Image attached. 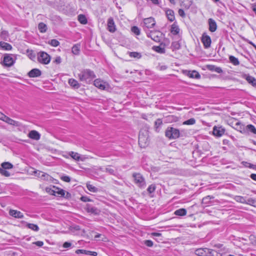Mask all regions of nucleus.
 <instances>
[{"label":"nucleus","mask_w":256,"mask_h":256,"mask_svg":"<svg viewBox=\"0 0 256 256\" xmlns=\"http://www.w3.org/2000/svg\"><path fill=\"white\" fill-rule=\"evenodd\" d=\"M79 80L86 84L90 83L96 77L94 72L89 69L82 70L78 74Z\"/></svg>","instance_id":"f257e3e1"},{"label":"nucleus","mask_w":256,"mask_h":256,"mask_svg":"<svg viewBox=\"0 0 256 256\" xmlns=\"http://www.w3.org/2000/svg\"><path fill=\"white\" fill-rule=\"evenodd\" d=\"M132 176L134 182L140 188H144L146 186V182L144 178L140 173H134Z\"/></svg>","instance_id":"f03ea898"},{"label":"nucleus","mask_w":256,"mask_h":256,"mask_svg":"<svg viewBox=\"0 0 256 256\" xmlns=\"http://www.w3.org/2000/svg\"><path fill=\"white\" fill-rule=\"evenodd\" d=\"M180 131L178 130L168 127L165 132L166 136L170 139H176L180 136Z\"/></svg>","instance_id":"7ed1b4c3"},{"label":"nucleus","mask_w":256,"mask_h":256,"mask_svg":"<svg viewBox=\"0 0 256 256\" xmlns=\"http://www.w3.org/2000/svg\"><path fill=\"white\" fill-rule=\"evenodd\" d=\"M38 60L39 62L47 64L50 60V56L44 52H40L38 54Z\"/></svg>","instance_id":"20e7f679"},{"label":"nucleus","mask_w":256,"mask_h":256,"mask_svg":"<svg viewBox=\"0 0 256 256\" xmlns=\"http://www.w3.org/2000/svg\"><path fill=\"white\" fill-rule=\"evenodd\" d=\"M147 36L156 42H160L162 38V34L160 31H150L147 33Z\"/></svg>","instance_id":"39448f33"},{"label":"nucleus","mask_w":256,"mask_h":256,"mask_svg":"<svg viewBox=\"0 0 256 256\" xmlns=\"http://www.w3.org/2000/svg\"><path fill=\"white\" fill-rule=\"evenodd\" d=\"M148 143V138L147 132L146 134L142 132H140L138 136V144L141 147H144Z\"/></svg>","instance_id":"423d86ee"},{"label":"nucleus","mask_w":256,"mask_h":256,"mask_svg":"<svg viewBox=\"0 0 256 256\" xmlns=\"http://www.w3.org/2000/svg\"><path fill=\"white\" fill-rule=\"evenodd\" d=\"M14 60L11 54H6L4 58V66L10 67L14 64Z\"/></svg>","instance_id":"0eeeda50"},{"label":"nucleus","mask_w":256,"mask_h":256,"mask_svg":"<svg viewBox=\"0 0 256 256\" xmlns=\"http://www.w3.org/2000/svg\"><path fill=\"white\" fill-rule=\"evenodd\" d=\"M201 40L205 48H207L210 46L212 42L211 38L206 33L202 34Z\"/></svg>","instance_id":"6e6552de"},{"label":"nucleus","mask_w":256,"mask_h":256,"mask_svg":"<svg viewBox=\"0 0 256 256\" xmlns=\"http://www.w3.org/2000/svg\"><path fill=\"white\" fill-rule=\"evenodd\" d=\"M144 26L148 28H153L156 24L154 19L152 17H150L144 20Z\"/></svg>","instance_id":"1a4fd4ad"},{"label":"nucleus","mask_w":256,"mask_h":256,"mask_svg":"<svg viewBox=\"0 0 256 256\" xmlns=\"http://www.w3.org/2000/svg\"><path fill=\"white\" fill-rule=\"evenodd\" d=\"M108 30L110 32H114L116 31V25L112 18H110L108 20Z\"/></svg>","instance_id":"9d476101"},{"label":"nucleus","mask_w":256,"mask_h":256,"mask_svg":"<svg viewBox=\"0 0 256 256\" xmlns=\"http://www.w3.org/2000/svg\"><path fill=\"white\" fill-rule=\"evenodd\" d=\"M225 132V130L222 126L217 127L214 126L213 128V134L214 135L220 137L222 136Z\"/></svg>","instance_id":"9b49d317"},{"label":"nucleus","mask_w":256,"mask_h":256,"mask_svg":"<svg viewBox=\"0 0 256 256\" xmlns=\"http://www.w3.org/2000/svg\"><path fill=\"white\" fill-rule=\"evenodd\" d=\"M209 248H201L196 250L195 254L198 256H208Z\"/></svg>","instance_id":"f8f14e48"},{"label":"nucleus","mask_w":256,"mask_h":256,"mask_svg":"<svg viewBox=\"0 0 256 256\" xmlns=\"http://www.w3.org/2000/svg\"><path fill=\"white\" fill-rule=\"evenodd\" d=\"M28 136L32 140H38L40 139V134L37 131L32 130L28 133Z\"/></svg>","instance_id":"ddd939ff"},{"label":"nucleus","mask_w":256,"mask_h":256,"mask_svg":"<svg viewBox=\"0 0 256 256\" xmlns=\"http://www.w3.org/2000/svg\"><path fill=\"white\" fill-rule=\"evenodd\" d=\"M209 30L211 32H215L217 29V24L216 22L212 18H209L208 20Z\"/></svg>","instance_id":"4468645a"},{"label":"nucleus","mask_w":256,"mask_h":256,"mask_svg":"<svg viewBox=\"0 0 256 256\" xmlns=\"http://www.w3.org/2000/svg\"><path fill=\"white\" fill-rule=\"evenodd\" d=\"M9 214L10 216L15 218H24L23 214L20 212L16 210H10L9 211Z\"/></svg>","instance_id":"2eb2a0df"},{"label":"nucleus","mask_w":256,"mask_h":256,"mask_svg":"<svg viewBox=\"0 0 256 256\" xmlns=\"http://www.w3.org/2000/svg\"><path fill=\"white\" fill-rule=\"evenodd\" d=\"M70 156L74 160L76 161H84L85 158L79 154L74 152H70L69 153Z\"/></svg>","instance_id":"dca6fc26"},{"label":"nucleus","mask_w":256,"mask_h":256,"mask_svg":"<svg viewBox=\"0 0 256 256\" xmlns=\"http://www.w3.org/2000/svg\"><path fill=\"white\" fill-rule=\"evenodd\" d=\"M42 74L41 71L38 68H34L28 73L30 78H36L40 76Z\"/></svg>","instance_id":"f3484780"},{"label":"nucleus","mask_w":256,"mask_h":256,"mask_svg":"<svg viewBox=\"0 0 256 256\" xmlns=\"http://www.w3.org/2000/svg\"><path fill=\"white\" fill-rule=\"evenodd\" d=\"M86 209L88 212L94 214H98L100 212V210L98 208L90 206V204H87Z\"/></svg>","instance_id":"a211bd4d"},{"label":"nucleus","mask_w":256,"mask_h":256,"mask_svg":"<svg viewBox=\"0 0 256 256\" xmlns=\"http://www.w3.org/2000/svg\"><path fill=\"white\" fill-rule=\"evenodd\" d=\"M186 74L190 78H195L196 79H198L200 78V74L196 70L186 71Z\"/></svg>","instance_id":"6ab92c4d"},{"label":"nucleus","mask_w":256,"mask_h":256,"mask_svg":"<svg viewBox=\"0 0 256 256\" xmlns=\"http://www.w3.org/2000/svg\"><path fill=\"white\" fill-rule=\"evenodd\" d=\"M94 84L100 90H104L106 88L105 82L100 79H96L94 80Z\"/></svg>","instance_id":"aec40b11"},{"label":"nucleus","mask_w":256,"mask_h":256,"mask_svg":"<svg viewBox=\"0 0 256 256\" xmlns=\"http://www.w3.org/2000/svg\"><path fill=\"white\" fill-rule=\"evenodd\" d=\"M4 122H6L7 124H8L10 125L15 126H21V124L20 122H18V121H16V120L10 118L8 116H6V118Z\"/></svg>","instance_id":"412c9836"},{"label":"nucleus","mask_w":256,"mask_h":256,"mask_svg":"<svg viewBox=\"0 0 256 256\" xmlns=\"http://www.w3.org/2000/svg\"><path fill=\"white\" fill-rule=\"evenodd\" d=\"M234 128L241 133H244L246 132V128L244 125L238 122L236 123Z\"/></svg>","instance_id":"4be33fe9"},{"label":"nucleus","mask_w":256,"mask_h":256,"mask_svg":"<svg viewBox=\"0 0 256 256\" xmlns=\"http://www.w3.org/2000/svg\"><path fill=\"white\" fill-rule=\"evenodd\" d=\"M0 47L6 50H10L12 49V46L10 44L4 42H0Z\"/></svg>","instance_id":"5701e85b"},{"label":"nucleus","mask_w":256,"mask_h":256,"mask_svg":"<svg viewBox=\"0 0 256 256\" xmlns=\"http://www.w3.org/2000/svg\"><path fill=\"white\" fill-rule=\"evenodd\" d=\"M180 1L181 2V6L186 9L189 8L192 4V0H180Z\"/></svg>","instance_id":"b1692460"},{"label":"nucleus","mask_w":256,"mask_h":256,"mask_svg":"<svg viewBox=\"0 0 256 256\" xmlns=\"http://www.w3.org/2000/svg\"><path fill=\"white\" fill-rule=\"evenodd\" d=\"M166 14L170 22H172L174 20L175 17L174 14V12L173 10H168L166 11Z\"/></svg>","instance_id":"393cba45"},{"label":"nucleus","mask_w":256,"mask_h":256,"mask_svg":"<svg viewBox=\"0 0 256 256\" xmlns=\"http://www.w3.org/2000/svg\"><path fill=\"white\" fill-rule=\"evenodd\" d=\"M69 84L75 88H78L80 87V84L78 82L74 79H70L68 81Z\"/></svg>","instance_id":"a878e982"},{"label":"nucleus","mask_w":256,"mask_h":256,"mask_svg":"<svg viewBox=\"0 0 256 256\" xmlns=\"http://www.w3.org/2000/svg\"><path fill=\"white\" fill-rule=\"evenodd\" d=\"M174 214L176 216H184L186 214V210L185 208H180L176 210Z\"/></svg>","instance_id":"bb28decb"},{"label":"nucleus","mask_w":256,"mask_h":256,"mask_svg":"<svg viewBox=\"0 0 256 256\" xmlns=\"http://www.w3.org/2000/svg\"><path fill=\"white\" fill-rule=\"evenodd\" d=\"M180 29L178 26L174 24L172 25L170 32L173 34H178L179 33Z\"/></svg>","instance_id":"cd10ccee"},{"label":"nucleus","mask_w":256,"mask_h":256,"mask_svg":"<svg viewBox=\"0 0 256 256\" xmlns=\"http://www.w3.org/2000/svg\"><path fill=\"white\" fill-rule=\"evenodd\" d=\"M80 44H75L72 48V52L74 54H78L80 51Z\"/></svg>","instance_id":"c85d7f7f"},{"label":"nucleus","mask_w":256,"mask_h":256,"mask_svg":"<svg viewBox=\"0 0 256 256\" xmlns=\"http://www.w3.org/2000/svg\"><path fill=\"white\" fill-rule=\"evenodd\" d=\"M229 60L234 66H238L240 64L238 60L233 56H229Z\"/></svg>","instance_id":"c756f323"},{"label":"nucleus","mask_w":256,"mask_h":256,"mask_svg":"<svg viewBox=\"0 0 256 256\" xmlns=\"http://www.w3.org/2000/svg\"><path fill=\"white\" fill-rule=\"evenodd\" d=\"M246 79L248 83L251 84L253 86L256 87V79L254 77L248 76L246 77Z\"/></svg>","instance_id":"7c9ffc66"},{"label":"nucleus","mask_w":256,"mask_h":256,"mask_svg":"<svg viewBox=\"0 0 256 256\" xmlns=\"http://www.w3.org/2000/svg\"><path fill=\"white\" fill-rule=\"evenodd\" d=\"M78 20L80 24H86L88 22L86 16L84 14H80L78 16Z\"/></svg>","instance_id":"2f4dec72"},{"label":"nucleus","mask_w":256,"mask_h":256,"mask_svg":"<svg viewBox=\"0 0 256 256\" xmlns=\"http://www.w3.org/2000/svg\"><path fill=\"white\" fill-rule=\"evenodd\" d=\"M38 28L40 32H45L46 31L47 26L43 22H40L38 25Z\"/></svg>","instance_id":"473e14b6"},{"label":"nucleus","mask_w":256,"mask_h":256,"mask_svg":"<svg viewBox=\"0 0 256 256\" xmlns=\"http://www.w3.org/2000/svg\"><path fill=\"white\" fill-rule=\"evenodd\" d=\"M234 199L237 202L242 203V204H245L246 202V199L245 198L240 196H236L234 197Z\"/></svg>","instance_id":"72a5a7b5"},{"label":"nucleus","mask_w":256,"mask_h":256,"mask_svg":"<svg viewBox=\"0 0 256 256\" xmlns=\"http://www.w3.org/2000/svg\"><path fill=\"white\" fill-rule=\"evenodd\" d=\"M2 168L4 169H11L13 168V165L9 162H4L1 164Z\"/></svg>","instance_id":"f704fd0d"},{"label":"nucleus","mask_w":256,"mask_h":256,"mask_svg":"<svg viewBox=\"0 0 256 256\" xmlns=\"http://www.w3.org/2000/svg\"><path fill=\"white\" fill-rule=\"evenodd\" d=\"M208 256H222V254L215 250L209 249Z\"/></svg>","instance_id":"c9c22d12"},{"label":"nucleus","mask_w":256,"mask_h":256,"mask_svg":"<svg viewBox=\"0 0 256 256\" xmlns=\"http://www.w3.org/2000/svg\"><path fill=\"white\" fill-rule=\"evenodd\" d=\"M246 130H248L250 132L252 133L256 134V128L252 124H248L246 126Z\"/></svg>","instance_id":"e433bc0d"},{"label":"nucleus","mask_w":256,"mask_h":256,"mask_svg":"<svg viewBox=\"0 0 256 256\" xmlns=\"http://www.w3.org/2000/svg\"><path fill=\"white\" fill-rule=\"evenodd\" d=\"M36 174H38V176L39 177H40L42 178H43L44 180H48V178L50 177V176L46 173H44L42 172H36Z\"/></svg>","instance_id":"4c0bfd02"},{"label":"nucleus","mask_w":256,"mask_h":256,"mask_svg":"<svg viewBox=\"0 0 256 256\" xmlns=\"http://www.w3.org/2000/svg\"><path fill=\"white\" fill-rule=\"evenodd\" d=\"M214 197L211 196H208L202 199V204H208L210 202V200L213 199Z\"/></svg>","instance_id":"58836bf2"},{"label":"nucleus","mask_w":256,"mask_h":256,"mask_svg":"<svg viewBox=\"0 0 256 256\" xmlns=\"http://www.w3.org/2000/svg\"><path fill=\"white\" fill-rule=\"evenodd\" d=\"M26 226L28 228L34 230V231H38L39 230L38 226L35 224H27Z\"/></svg>","instance_id":"ea45409f"},{"label":"nucleus","mask_w":256,"mask_h":256,"mask_svg":"<svg viewBox=\"0 0 256 256\" xmlns=\"http://www.w3.org/2000/svg\"><path fill=\"white\" fill-rule=\"evenodd\" d=\"M86 187L87 188L92 192H96L98 191V188L92 184H87Z\"/></svg>","instance_id":"a19ab883"},{"label":"nucleus","mask_w":256,"mask_h":256,"mask_svg":"<svg viewBox=\"0 0 256 256\" xmlns=\"http://www.w3.org/2000/svg\"><path fill=\"white\" fill-rule=\"evenodd\" d=\"M0 37L2 39L6 40L8 37V32L6 30H2L0 34Z\"/></svg>","instance_id":"79ce46f5"},{"label":"nucleus","mask_w":256,"mask_h":256,"mask_svg":"<svg viewBox=\"0 0 256 256\" xmlns=\"http://www.w3.org/2000/svg\"><path fill=\"white\" fill-rule=\"evenodd\" d=\"M153 49L158 52L164 54L165 52V49L164 48H162L160 46H154Z\"/></svg>","instance_id":"37998d69"},{"label":"nucleus","mask_w":256,"mask_h":256,"mask_svg":"<svg viewBox=\"0 0 256 256\" xmlns=\"http://www.w3.org/2000/svg\"><path fill=\"white\" fill-rule=\"evenodd\" d=\"M48 44L52 46L56 47L60 44V42L56 39H52L48 42Z\"/></svg>","instance_id":"c03bdc74"},{"label":"nucleus","mask_w":256,"mask_h":256,"mask_svg":"<svg viewBox=\"0 0 256 256\" xmlns=\"http://www.w3.org/2000/svg\"><path fill=\"white\" fill-rule=\"evenodd\" d=\"M129 56L132 58H140L141 57L140 53L138 52H130Z\"/></svg>","instance_id":"a18cd8bd"},{"label":"nucleus","mask_w":256,"mask_h":256,"mask_svg":"<svg viewBox=\"0 0 256 256\" xmlns=\"http://www.w3.org/2000/svg\"><path fill=\"white\" fill-rule=\"evenodd\" d=\"M196 123V120L194 118H191L183 122L184 124L192 125Z\"/></svg>","instance_id":"49530a36"},{"label":"nucleus","mask_w":256,"mask_h":256,"mask_svg":"<svg viewBox=\"0 0 256 256\" xmlns=\"http://www.w3.org/2000/svg\"><path fill=\"white\" fill-rule=\"evenodd\" d=\"M156 188V185L154 184H152L148 187V188L147 189V191L148 192L149 194H152L155 191Z\"/></svg>","instance_id":"de8ad7c7"},{"label":"nucleus","mask_w":256,"mask_h":256,"mask_svg":"<svg viewBox=\"0 0 256 256\" xmlns=\"http://www.w3.org/2000/svg\"><path fill=\"white\" fill-rule=\"evenodd\" d=\"M245 204L254 206L256 204V200L252 198H249L247 200H246V202Z\"/></svg>","instance_id":"09e8293b"},{"label":"nucleus","mask_w":256,"mask_h":256,"mask_svg":"<svg viewBox=\"0 0 256 256\" xmlns=\"http://www.w3.org/2000/svg\"><path fill=\"white\" fill-rule=\"evenodd\" d=\"M0 173L5 176L8 177L10 176V173L6 170L0 168Z\"/></svg>","instance_id":"8fccbe9b"},{"label":"nucleus","mask_w":256,"mask_h":256,"mask_svg":"<svg viewBox=\"0 0 256 256\" xmlns=\"http://www.w3.org/2000/svg\"><path fill=\"white\" fill-rule=\"evenodd\" d=\"M172 46L174 50H178L180 48V44L178 42H174L172 43Z\"/></svg>","instance_id":"3c124183"},{"label":"nucleus","mask_w":256,"mask_h":256,"mask_svg":"<svg viewBox=\"0 0 256 256\" xmlns=\"http://www.w3.org/2000/svg\"><path fill=\"white\" fill-rule=\"evenodd\" d=\"M90 251L86 250H77L76 251V253L78 254H90Z\"/></svg>","instance_id":"603ef678"},{"label":"nucleus","mask_w":256,"mask_h":256,"mask_svg":"<svg viewBox=\"0 0 256 256\" xmlns=\"http://www.w3.org/2000/svg\"><path fill=\"white\" fill-rule=\"evenodd\" d=\"M27 53L28 54V57L30 59L33 60L34 58H36V55L32 50H28Z\"/></svg>","instance_id":"864d4df0"},{"label":"nucleus","mask_w":256,"mask_h":256,"mask_svg":"<svg viewBox=\"0 0 256 256\" xmlns=\"http://www.w3.org/2000/svg\"><path fill=\"white\" fill-rule=\"evenodd\" d=\"M132 31L136 35L140 34V30L138 27L134 26L132 28Z\"/></svg>","instance_id":"5fc2aeb1"},{"label":"nucleus","mask_w":256,"mask_h":256,"mask_svg":"<svg viewBox=\"0 0 256 256\" xmlns=\"http://www.w3.org/2000/svg\"><path fill=\"white\" fill-rule=\"evenodd\" d=\"M212 66V68H211V70H214V72L218 74H221L222 72V70L220 67H217L214 66Z\"/></svg>","instance_id":"6e6d98bb"},{"label":"nucleus","mask_w":256,"mask_h":256,"mask_svg":"<svg viewBox=\"0 0 256 256\" xmlns=\"http://www.w3.org/2000/svg\"><path fill=\"white\" fill-rule=\"evenodd\" d=\"M61 180L66 182H70V178L68 176H62L60 178Z\"/></svg>","instance_id":"4d7b16f0"},{"label":"nucleus","mask_w":256,"mask_h":256,"mask_svg":"<svg viewBox=\"0 0 256 256\" xmlns=\"http://www.w3.org/2000/svg\"><path fill=\"white\" fill-rule=\"evenodd\" d=\"M105 172L110 173V174H114V170L110 167H108L105 168Z\"/></svg>","instance_id":"13d9d810"},{"label":"nucleus","mask_w":256,"mask_h":256,"mask_svg":"<svg viewBox=\"0 0 256 256\" xmlns=\"http://www.w3.org/2000/svg\"><path fill=\"white\" fill-rule=\"evenodd\" d=\"M144 244L148 247H152L153 246V242L150 240H145Z\"/></svg>","instance_id":"bf43d9fd"},{"label":"nucleus","mask_w":256,"mask_h":256,"mask_svg":"<svg viewBox=\"0 0 256 256\" xmlns=\"http://www.w3.org/2000/svg\"><path fill=\"white\" fill-rule=\"evenodd\" d=\"M46 191L47 192H48V194H52V195H55L56 194V192L52 190L51 188H46Z\"/></svg>","instance_id":"052dcab7"},{"label":"nucleus","mask_w":256,"mask_h":256,"mask_svg":"<svg viewBox=\"0 0 256 256\" xmlns=\"http://www.w3.org/2000/svg\"><path fill=\"white\" fill-rule=\"evenodd\" d=\"M58 190L56 192V193H57L58 194L60 195L61 196H64L65 194V191L62 189L60 190L59 188H57Z\"/></svg>","instance_id":"680f3d73"},{"label":"nucleus","mask_w":256,"mask_h":256,"mask_svg":"<svg viewBox=\"0 0 256 256\" xmlns=\"http://www.w3.org/2000/svg\"><path fill=\"white\" fill-rule=\"evenodd\" d=\"M162 124V120L160 118L157 119L155 122V126L156 128H158Z\"/></svg>","instance_id":"e2e57ef3"},{"label":"nucleus","mask_w":256,"mask_h":256,"mask_svg":"<svg viewBox=\"0 0 256 256\" xmlns=\"http://www.w3.org/2000/svg\"><path fill=\"white\" fill-rule=\"evenodd\" d=\"M80 200H82V202H90L91 201L90 199L89 198H88L86 196H82L80 198Z\"/></svg>","instance_id":"0e129e2a"},{"label":"nucleus","mask_w":256,"mask_h":256,"mask_svg":"<svg viewBox=\"0 0 256 256\" xmlns=\"http://www.w3.org/2000/svg\"><path fill=\"white\" fill-rule=\"evenodd\" d=\"M61 58L60 56H57L54 62H55L56 64H60L61 62Z\"/></svg>","instance_id":"69168bd1"},{"label":"nucleus","mask_w":256,"mask_h":256,"mask_svg":"<svg viewBox=\"0 0 256 256\" xmlns=\"http://www.w3.org/2000/svg\"><path fill=\"white\" fill-rule=\"evenodd\" d=\"M178 13L180 16L182 18L185 16V13L182 9H180L178 11Z\"/></svg>","instance_id":"338daca9"},{"label":"nucleus","mask_w":256,"mask_h":256,"mask_svg":"<svg viewBox=\"0 0 256 256\" xmlns=\"http://www.w3.org/2000/svg\"><path fill=\"white\" fill-rule=\"evenodd\" d=\"M71 245H72V244L70 242H65L63 244V247L64 248H68L70 247L71 246Z\"/></svg>","instance_id":"774afa93"}]
</instances>
